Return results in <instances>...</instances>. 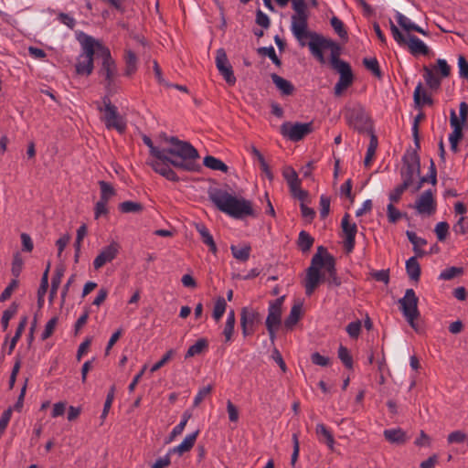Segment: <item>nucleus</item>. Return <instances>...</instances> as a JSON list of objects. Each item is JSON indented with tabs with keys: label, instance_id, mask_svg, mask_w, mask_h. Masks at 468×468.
Segmentation results:
<instances>
[{
	"label": "nucleus",
	"instance_id": "nucleus-1",
	"mask_svg": "<svg viewBox=\"0 0 468 468\" xmlns=\"http://www.w3.org/2000/svg\"><path fill=\"white\" fill-rule=\"evenodd\" d=\"M167 141L172 147L165 149L156 146L151 153L154 158L152 161L170 162L173 166L188 172L199 170L200 165L197 162L199 154L190 143L174 136Z\"/></svg>",
	"mask_w": 468,
	"mask_h": 468
},
{
	"label": "nucleus",
	"instance_id": "nucleus-2",
	"mask_svg": "<svg viewBox=\"0 0 468 468\" xmlns=\"http://www.w3.org/2000/svg\"><path fill=\"white\" fill-rule=\"evenodd\" d=\"M208 198L221 212L234 218L256 217L252 203L221 188H209Z\"/></svg>",
	"mask_w": 468,
	"mask_h": 468
},
{
	"label": "nucleus",
	"instance_id": "nucleus-3",
	"mask_svg": "<svg viewBox=\"0 0 468 468\" xmlns=\"http://www.w3.org/2000/svg\"><path fill=\"white\" fill-rule=\"evenodd\" d=\"M309 37L308 48L311 54L321 63L325 64L326 59L324 50H330V63L333 64L340 59L341 47L332 39L326 38L316 32L308 31L301 37L296 38L302 46L305 45L304 38Z\"/></svg>",
	"mask_w": 468,
	"mask_h": 468
},
{
	"label": "nucleus",
	"instance_id": "nucleus-4",
	"mask_svg": "<svg viewBox=\"0 0 468 468\" xmlns=\"http://www.w3.org/2000/svg\"><path fill=\"white\" fill-rule=\"evenodd\" d=\"M80 44V53L77 57L75 70L78 75L90 76L94 69V54L100 57V46L103 44L93 37L81 33L78 37Z\"/></svg>",
	"mask_w": 468,
	"mask_h": 468
},
{
	"label": "nucleus",
	"instance_id": "nucleus-5",
	"mask_svg": "<svg viewBox=\"0 0 468 468\" xmlns=\"http://www.w3.org/2000/svg\"><path fill=\"white\" fill-rule=\"evenodd\" d=\"M102 104L98 107V110L103 113L101 120L106 129H114L120 133H124L127 127L126 120L119 113L118 108L112 103L108 96L102 98Z\"/></svg>",
	"mask_w": 468,
	"mask_h": 468
},
{
	"label": "nucleus",
	"instance_id": "nucleus-6",
	"mask_svg": "<svg viewBox=\"0 0 468 468\" xmlns=\"http://www.w3.org/2000/svg\"><path fill=\"white\" fill-rule=\"evenodd\" d=\"M324 251L323 246L318 247L317 252L313 256L311 265L306 270V277L304 281L305 293L310 296L313 294L316 287L324 280L321 275V269L324 266Z\"/></svg>",
	"mask_w": 468,
	"mask_h": 468
},
{
	"label": "nucleus",
	"instance_id": "nucleus-7",
	"mask_svg": "<svg viewBox=\"0 0 468 468\" xmlns=\"http://www.w3.org/2000/svg\"><path fill=\"white\" fill-rule=\"evenodd\" d=\"M390 30L394 40L399 46H408L409 51L413 56L429 54L428 46L418 37L410 34H403L394 24L390 21Z\"/></svg>",
	"mask_w": 468,
	"mask_h": 468
},
{
	"label": "nucleus",
	"instance_id": "nucleus-8",
	"mask_svg": "<svg viewBox=\"0 0 468 468\" xmlns=\"http://www.w3.org/2000/svg\"><path fill=\"white\" fill-rule=\"evenodd\" d=\"M294 14L291 17V31L295 38H301L308 27V12L304 0H291Z\"/></svg>",
	"mask_w": 468,
	"mask_h": 468
},
{
	"label": "nucleus",
	"instance_id": "nucleus-9",
	"mask_svg": "<svg viewBox=\"0 0 468 468\" xmlns=\"http://www.w3.org/2000/svg\"><path fill=\"white\" fill-rule=\"evenodd\" d=\"M400 310L409 323V324L415 328V321L420 315L418 310V297L413 289H407L404 296L399 301Z\"/></svg>",
	"mask_w": 468,
	"mask_h": 468
},
{
	"label": "nucleus",
	"instance_id": "nucleus-10",
	"mask_svg": "<svg viewBox=\"0 0 468 468\" xmlns=\"http://www.w3.org/2000/svg\"><path fill=\"white\" fill-rule=\"evenodd\" d=\"M345 118L348 125L358 132H364L369 127V118L360 104L346 107Z\"/></svg>",
	"mask_w": 468,
	"mask_h": 468
},
{
	"label": "nucleus",
	"instance_id": "nucleus-11",
	"mask_svg": "<svg viewBox=\"0 0 468 468\" xmlns=\"http://www.w3.org/2000/svg\"><path fill=\"white\" fill-rule=\"evenodd\" d=\"M331 66L340 75L335 85L334 92L335 96H341L343 91L353 83L354 75L350 65L342 59L335 61Z\"/></svg>",
	"mask_w": 468,
	"mask_h": 468
},
{
	"label": "nucleus",
	"instance_id": "nucleus-12",
	"mask_svg": "<svg viewBox=\"0 0 468 468\" xmlns=\"http://www.w3.org/2000/svg\"><path fill=\"white\" fill-rule=\"evenodd\" d=\"M280 131L283 137L292 142H298L312 132V122H285L281 125Z\"/></svg>",
	"mask_w": 468,
	"mask_h": 468
},
{
	"label": "nucleus",
	"instance_id": "nucleus-13",
	"mask_svg": "<svg viewBox=\"0 0 468 468\" xmlns=\"http://www.w3.org/2000/svg\"><path fill=\"white\" fill-rule=\"evenodd\" d=\"M100 58L102 59L101 73L105 78L107 87L110 88L116 75L117 68L110 49L104 45L100 46Z\"/></svg>",
	"mask_w": 468,
	"mask_h": 468
},
{
	"label": "nucleus",
	"instance_id": "nucleus-14",
	"mask_svg": "<svg viewBox=\"0 0 468 468\" xmlns=\"http://www.w3.org/2000/svg\"><path fill=\"white\" fill-rule=\"evenodd\" d=\"M215 62L218 72L224 78L226 82L229 85H234L236 83V77L227 57L226 51L223 48H218L217 50Z\"/></svg>",
	"mask_w": 468,
	"mask_h": 468
},
{
	"label": "nucleus",
	"instance_id": "nucleus-15",
	"mask_svg": "<svg viewBox=\"0 0 468 468\" xmlns=\"http://www.w3.org/2000/svg\"><path fill=\"white\" fill-rule=\"evenodd\" d=\"M121 246L117 241H111L109 245L103 247L100 253L93 260V268L100 270L105 264L112 262L119 254Z\"/></svg>",
	"mask_w": 468,
	"mask_h": 468
},
{
	"label": "nucleus",
	"instance_id": "nucleus-16",
	"mask_svg": "<svg viewBox=\"0 0 468 468\" xmlns=\"http://www.w3.org/2000/svg\"><path fill=\"white\" fill-rule=\"evenodd\" d=\"M414 208L420 215L431 216L436 211V201L431 189L425 190L415 201Z\"/></svg>",
	"mask_w": 468,
	"mask_h": 468
},
{
	"label": "nucleus",
	"instance_id": "nucleus-17",
	"mask_svg": "<svg viewBox=\"0 0 468 468\" xmlns=\"http://www.w3.org/2000/svg\"><path fill=\"white\" fill-rule=\"evenodd\" d=\"M350 216L346 214L341 220V228L344 234V247L346 252L353 251L356 243V235L357 233V226L356 223L349 221Z\"/></svg>",
	"mask_w": 468,
	"mask_h": 468
},
{
	"label": "nucleus",
	"instance_id": "nucleus-18",
	"mask_svg": "<svg viewBox=\"0 0 468 468\" xmlns=\"http://www.w3.org/2000/svg\"><path fill=\"white\" fill-rule=\"evenodd\" d=\"M260 321L259 313L252 308L243 307L240 314V325L244 336L254 332V325Z\"/></svg>",
	"mask_w": 468,
	"mask_h": 468
},
{
	"label": "nucleus",
	"instance_id": "nucleus-19",
	"mask_svg": "<svg viewBox=\"0 0 468 468\" xmlns=\"http://www.w3.org/2000/svg\"><path fill=\"white\" fill-rule=\"evenodd\" d=\"M450 124L452 132L449 134V142L451 150L454 153L458 152V144L463 137V125H460L458 117L454 110L450 113Z\"/></svg>",
	"mask_w": 468,
	"mask_h": 468
},
{
	"label": "nucleus",
	"instance_id": "nucleus-20",
	"mask_svg": "<svg viewBox=\"0 0 468 468\" xmlns=\"http://www.w3.org/2000/svg\"><path fill=\"white\" fill-rule=\"evenodd\" d=\"M284 297L282 296L270 303L268 308V316L266 318V327H279L282 322V305Z\"/></svg>",
	"mask_w": 468,
	"mask_h": 468
},
{
	"label": "nucleus",
	"instance_id": "nucleus-21",
	"mask_svg": "<svg viewBox=\"0 0 468 468\" xmlns=\"http://www.w3.org/2000/svg\"><path fill=\"white\" fill-rule=\"evenodd\" d=\"M324 266L328 273L326 282L329 286L338 287L341 285V279L336 274L335 261L334 257L324 249Z\"/></svg>",
	"mask_w": 468,
	"mask_h": 468
},
{
	"label": "nucleus",
	"instance_id": "nucleus-22",
	"mask_svg": "<svg viewBox=\"0 0 468 468\" xmlns=\"http://www.w3.org/2000/svg\"><path fill=\"white\" fill-rule=\"evenodd\" d=\"M148 165L153 168V170L164 176L169 181L177 182L179 177L176 173L171 168L170 162H161V161H149Z\"/></svg>",
	"mask_w": 468,
	"mask_h": 468
},
{
	"label": "nucleus",
	"instance_id": "nucleus-23",
	"mask_svg": "<svg viewBox=\"0 0 468 468\" xmlns=\"http://www.w3.org/2000/svg\"><path fill=\"white\" fill-rule=\"evenodd\" d=\"M198 433L199 431H196L194 432L187 434L180 444L168 450L169 454L182 455L185 452H189L194 446L198 436Z\"/></svg>",
	"mask_w": 468,
	"mask_h": 468
},
{
	"label": "nucleus",
	"instance_id": "nucleus-24",
	"mask_svg": "<svg viewBox=\"0 0 468 468\" xmlns=\"http://www.w3.org/2000/svg\"><path fill=\"white\" fill-rule=\"evenodd\" d=\"M395 17L398 24L407 32V34H410V31H416L423 36H428L427 31H425L423 28L416 25L403 14L397 11L395 14Z\"/></svg>",
	"mask_w": 468,
	"mask_h": 468
},
{
	"label": "nucleus",
	"instance_id": "nucleus-25",
	"mask_svg": "<svg viewBox=\"0 0 468 468\" xmlns=\"http://www.w3.org/2000/svg\"><path fill=\"white\" fill-rule=\"evenodd\" d=\"M383 435L392 444H403L408 440L406 432L400 428L386 429Z\"/></svg>",
	"mask_w": 468,
	"mask_h": 468
},
{
	"label": "nucleus",
	"instance_id": "nucleus-26",
	"mask_svg": "<svg viewBox=\"0 0 468 468\" xmlns=\"http://www.w3.org/2000/svg\"><path fill=\"white\" fill-rule=\"evenodd\" d=\"M315 432L320 441L326 443L330 450H334L335 439L332 432L323 423L316 424Z\"/></svg>",
	"mask_w": 468,
	"mask_h": 468
},
{
	"label": "nucleus",
	"instance_id": "nucleus-27",
	"mask_svg": "<svg viewBox=\"0 0 468 468\" xmlns=\"http://www.w3.org/2000/svg\"><path fill=\"white\" fill-rule=\"evenodd\" d=\"M406 234L409 240L413 245V250L416 254L415 257H423L426 252L421 248L427 244L426 239L417 236L413 231H407Z\"/></svg>",
	"mask_w": 468,
	"mask_h": 468
},
{
	"label": "nucleus",
	"instance_id": "nucleus-28",
	"mask_svg": "<svg viewBox=\"0 0 468 468\" xmlns=\"http://www.w3.org/2000/svg\"><path fill=\"white\" fill-rule=\"evenodd\" d=\"M413 100L418 107H422L426 104H432V99L426 91L422 89V83L419 82L416 86L413 93Z\"/></svg>",
	"mask_w": 468,
	"mask_h": 468
},
{
	"label": "nucleus",
	"instance_id": "nucleus-29",
	"mask_svg": "<svg viewBox=\"0 0 468 468\" xmlns=\"http://www.w3.org/2000/svg\"><path fill=\"white\" fill-rule=\"evenodd\" d=\"M271 80L277 89L282 92L283 95H291L293 92V85L287 80L283 79L282 77L277 75L276 73L271 74Z\"/></svg>",
	"mask_w": 468,
	"mask_h": 468
},
{
	"label": "nucleus",
	"instance_id": "nucleus-30",
	"mask_svg": "<svg viewBox=\"0 0 468 468\" xmlns=\"http://www.w3.org/2000/svg\"><path fill=\"white\" fill-rule=\"evenodd\" d=\"M230 250L235 259L240 261H247L250 256L251 248L249 244L240 246L231 245Z\"/></svg>",
	"mask_w": 468,
	"mask_h": 468
},
{
	"label": "nucleus",
	"instance_id": "nucleus-31",
	"mask_svg": "<svg viewBox=\"0 0 468 468\" xmlns=\"http://www.w3.org/2000/svg\"><path fill=\"white\" fill-rule=\"evenodd\" d=\"M420 168L411 166H404L401 170L402 183H407V186H411L417 177L420 176Z\"/></svg>",
	"mask_w": 468,
	"mask_h": 468
},
{
	"label": "nucleus",
	"instance_id": "nucleus-32",
	"mask_svg": "<svg viewBox=\"0 0 468 468\" xmlns=\"http://www.w3.org/2000/svg\"><path fill=\"white\" fill-rule=\"evenodd\" d=\"M302 314V305L294 304L290 312L289 316L284 321V326L288 330H292L298 323Z\"/></svg>",
	"mask_w": 468,
	"mask_h": 468
},
{
	"label": "nucleus",
	"instance_id": "nucleus-33",
	"mask_svg": "<svg viewBox=\"0 0 468 468\" xmlns=\"http://www.w3.org/2000/svg\"><path fill=\"white\" fill-rule=\"evenodd\" d=\"M406 271L409 277L412 281H418L420 276V266L417 261V257H410L406 261Z\"/></svg>",
	"mask_w": 468,
	"mask_h": 468
},
{
	"label": "nucleus",
	"instance_id": "nucleus-34",
	"mask_svg": "<svg viewBox=\"0 0 468 468\" xmlns=\"http://www.w3.org/2000/svg\"><path fill=\"white\" fill-rule=\"evenodd\" d=\"M197 229L201 236L202 241L208 246L212 253L216 254L218 250L217 246L209 230L204 225H198Z\"/></svg>",
	"mask_w": 468,
	"mask_h": 468
},
{
	"label": "nucleus",
	"instance_id": "nucleus-35",
	"mask_svg": "<svg viewBox=\"0 0 468 468\" xmlns=\"http://www.w3.org/2000/svg\"><path fill=\"white\" fill-rule=\"evenodd\" d=\"M423 78L426 84L429 88L437 90L441 86V78H439L432 69L426 66L423 68Z\"/></svg>",
	"mask_w": 468,
	"mask_h": 468
},
{
	"label": "nucleus",
	"instance_id": "nucleus-36",
	"mask_svg": "<svg viewBox=\"0 0 468 468\" xmlns=\"http://www.w3.org/2000/svg\"><path fill=\"white\" fill-rule=\"evenodd\" d=\"M204 165L215 171H221L226 173L228 171V165L224 164L220 159L211 155H207L204 158Z\"/></svg>",
	"mask_w": 468,
	"mask_h": 468
},
{
	"label": "nucleus",
	"instance_id": "nucleus-37",
	"mask_svg": "<svg viewBox=\"0 0 468 468\" xmlns=\"http://www.w3.org/2000/svg\"><path fill=\"white\" fill-rule=\"evenodd\" d=\"M190 417L191 415L187 411L183 413L180 422L173 428L166 442H171L176 436L183 432Z\"/></svg>",
	"mask_w": 468,
	"mask_h": 468
},
{
	"label": "nucleus",
	"instance_id": "nucleus-38",
	"mask_svg": "<svg viewBox=\"0 0 468 468\" xmlns=\"http://www.w3.org/2000/svg\"><path fill=\"white\" fill-rule=\"evenodd\" d=\"M207 347V341L205 338L198 339L194 345L190 346L186 353V358L192 357L201 354Z\"/></svg>",
	"mask_w": 468,
	"mask_h": 468
},
{
	"label": "nucleus",
	"instance_id": "nucleus-39",
	"mask_svg": "<svg viewBox=\"0 0 468 468\" xmlns=\"http://www.w3.org/2000/svg\"><path fill=\"white\" fill-rule=\"evenodd\" d=\"M227 307V303L224 297L219 296L216 299L214 309L212 313V316L215 321L218 322L223 316Z\"/></svg>",
	"mask_w": 468,
	"mask_h": 468
},
{
	"label": "nucleus",
	"instance_id": "nucleus-40",
	"mask_svg": "<svg viewBox=\"0 0 468 468\" xmlns=\"http://www.w3.org/2000/svg\"><path fill=\"white\" fill-rule=\"evenodd\" d=\"M378 138L377 136L371 133L370 134V142H369V144L367 146V154L365 156V160H364V163H365V165H369L372 162V159L375 155V153H376V150H377V147H378Z\"/></svg>",
	"mask_w": 468,
	"mask_h": 468
},
{
	"label": "nucleus",
	"instance_id": "nucleus-41",
	"mask_svg": "<svg viewBox=\"0 0 468 468\" xmlns=\"http://www.w3.org/2000/svg\"><path fill=\"white\" fill-rule=\"evenodd\" d=\"M314 239L311 237L309 233H307L304 230H302L299 233L298 238V246L302 250V251L306 252L308 251L311 247L313 246Z\"/></svg>",
	"mask_w": 468,
	"mask_h": 468
},
{
	"label": "nucleus",
	"instance_id": "nucleus-42",
	"mask_svg": "<svg viewBox=\"0 0 468 468\" xmlns=\"http://www.w3.org/2000/svg\"><path fill=\"white\" fill-rule=\"evenodd\" d=\"M283 176L291 189L295 192L300 185L297 173L292 168H287Z\"/></svg>",
	"mask_w": 468,
	"mask_h": 468
},
{
	"label": "nucleus",
	"instance_id": "nucleus-43",
	"mask_svg": "<svg viewBox=\"0 0 468 468\" xmlns=\"http://www.w3.org/2000/svg\"><path fill=\"white\" fill-rule=\"evenodd\" d=\"M101 188L100 200L109 202L110 198L115 195V190L112 186L105 181L99 182Z\"/></svg>",
	"mask_w": 468,
	"mask_h": 468
},
{
	"label": "nucleus",
	"instance_id": "nucleus-44",
	"mask_svg": "<svg viewBox=\"0 0 468 468\" xmlns=\"http://www.w3.org/2000/svg\"><path fill=\"white\" fill-rule=\"evenodd\" d=\"M27 324V316L22 317L19 322V324L16 328L15 335L12 337V339L10 341L9 351H8L9 354L14 350L17 341L19 340L22 333L25 330Z\"/></svg>",
	"mask_w": 468,
	"mask_h": 468
},
{
	"label": "nucleus",
	"instance_id": "nucleus-45",
	"mask_svg": "<svg viewBox=\"0 0 468 468\" xmlns=\"http://www.w3.org/2000/svg\"><path fill=\"white\" fill-rule=\"evenodd\" d=\"M463 272V269L461 267H449L443 270L440 275L439 279L442 281H450L459 275H461Z\"/></svg>",
	"mask_w": 468,
	"mask_h": 468
},
{
	"label": "nucleus",
	"instance_id": "nucleus-46",
	"mask_svg": "<svg viewBox=\"0 0 468 468\" xmlns=\"http://www.w3.org/2000/svg\"><path fill=\"white\" fill-rule=\"evenodd\" d=\"M403 165L420 168V157L416 151L407 152L403 156Z\"/></svg>",
	"mask_w": 468,
	"mask_h": 468
},
{
	"label": "nucleus",
	"instance_id": "nucleus-47",
	"mask_svg": "<svg viewBox=\"0 0 468 468\" xmlns=\"http://www.w3.org/2000/svg\"><path fill=\"white\" fill-rule=\"evenodd\" d=\"M119 209L122 213H137L143 210V206L138 202L124 201L119 205Z\"/></svg>",
	"mask_w": 468,
	"mask_h": 468
},
{
	"label": "nucleus",
	"instance_id": "nucleus-48",
	"mask_svg": "<svg viewBox=\"0 0 468 468\" xmlns=\"http://www.w3.org/2000/svg\"><path fill=\"white\" fill-rule=\"evenodd\" d=\"M410 186H407V183H401L400 185L397 186L388 195L389 203L388 204H395L398 203L403 193L407 188Z\"/></svg>",
	"mask_w": 468,
	"mask_h": 468
},
{
	"label": "nucleus",
	"instance_id": "nucleus-49",
	"mask_svg": "<svg viewBox=\"0 0 468 468\" xmlns=\"http://www.w3.org/2000/svg\"><path fill=\"white\" fill-rule=\"evenodd\" d=\"M126 75H131L136 70L137 58L132 50H128L125 54Z\"/></svg>",
	"mask_w": 468,
	"mask_h": 468
},
{
	"label": "nucleus",
	"instance_id": "nucleus-50",
	"mask_svg": "<svg viewBox=\"0 0 468 468\" xmlns=\"http://www.w3.org/2000/svg\"><path fill=\"white\" fill-rule=\"evenodd\" d=\"M331 26L335 32L344 39L347 38V32L345 28L344 23L337 16H333L330 20Z\"/></svg>",
	"mask_w": 468,
	"mask_h": 468
},
{
	"label": "nucleus",
	"instance_id": "nucleus-51",
	"mask_svg": "<svg viewBox=\"0 0 468 468\" xmlns=\"http://www.w3.org/2000/svg\"><path fill=\"white\" fill-rule=\"evenodd\" d=\"M363 63L365 67L373 73L374 76L378 78L381 77L378 61L376 58H365L363 59Z\"/></svg>",
	"mask_w": 468,
	"mask_h": 468
},
{
	"label": "nucleus",
	"instance_id": "nucleus-52",
	"mask_svg": "<svg viewBox=\"0 0 468 468\" xmlns=\"http://www.w3.org/2000/svg\"><path fill=\"white\" fill-rule=\"evenodd\" d=\"M338 357L342 361V363L345 365L347 368H352L353 367V358L350 355L348 349L344 346H340L338 348Z\"/></svg>",
	"mask_w": 468,
	"mask_h": 468
},
{
	"label": "nucleus",
	"instance_id": "nucleus-53",
	"mask_svg": "<svg viewBox=\"0 0 468 468\" xmlns=\"http://www.w3.org/2000/svg\"><path fill=\"white\" fill-rule=\"evenodd\" d=\"M258 52L262 56H267L276 65H281V60L276 55V51L272 46L262 47L258 49Z\"/></svg>",
	"mask_w": 468,
	"mask_h": 468
},
{
	"label": "nucleus",
	"instance_id": "nucleus-54",
	"mask_svg": "<svg viewBox=\"0 0 468 468\" xmlns=\"http://www.w3.org/2000/svg\"><path fill=\"white\" fill-rule=\"evenodd\" d=\"M114 393H115V387L114 386H112L107 396H106V399H105V402H104V405H103V410H102V412H101V420H104L109 411H110V409L112 407V404L113 402V399H114Z\"/></svg>",
	"mask_w": 468,
	"mask_h": 468
},
{
	"label": "nucleus",
	"instance_id": "nucleus-55",
	"mask_svg": "<svg viewBox=\"0 0 468 468\" xmlns=\"http://www.w3.org/2000/svg\"><path fill=\"white\" fill-rule=\"evenodd\" d=\"M58 321V319L56 316L52 317L51 319H49L48 321V323L46 324L45 328L41 334L42 340H46L51 336V335L53 334V332L57 326Z\"/></svg>",
	"mask_w": 468,
	"mask_h": 468
},
{
	"label": "nucleus",
	"instance_id": "nucleus-56",
	"mask_svg": "<svg viewBox=\"0 0 468 468\" xmlns=\"http://www.w3.org/2000/svg\"><path fill=\"white\" fill-rule=\"evenodd\" d=\"M362 327V323L360 320H356L354 322H351L347 324L346 330L348 335L351 338H357L359 336L360 331Z\"/></svg>",
	"mask_w": 468,
	"mask_h": 468
},
{
	"label": "nucleus",
	"instance_id": "nucleus-57",
	"mask_svg": "<svg viewBox=\"0 0 468 468\" xmlns=\"http://www.w3.org/2000/svg\"><path fill=\"white\" fill-rule=\"evenodd\" d=\"M434 231L436 233L437 239L440 241H443L446 239L449 231V224L445 221H441L435 226Z\"/></svg>",
	"mask_w": 468,
	"mask_h": 468
},
{
	"label": "nucleus",
	"instance_id": "nucleus-58",
	"mask_svg": "<svg viewBox=\"0 0 468 468\" xmlns=\"http://www.w3.org/2000/svg\"><path fill=\"white\" fill-rule=\"evenodd\" d=\"M387 216L390 223H396L402 218V213L394 207V204L387 206Z\"/></svg>",
	"mask_w": 468,
	"mask_h": 468
},
{
	"label": "nucleus",
	"instance_id": "nucleus-59",
	"mask_svg": "<svg viewBox=\"0 0 468 468\" xmlns=\"http://www.w3.org/2000/svg\"><path fill=\"white\" fill-rule=\"evenodd\" d=\"M174 355L175 351L173 349L168 350L158 362L152 366V367L150 368V372L154 373L160 369L173 357Z\"/></svg>",
	"mask_w": 468,
	"mask_h": 468
},
{
	"label": "nucleus",
	"instance_id": "nucleus-60",
	"mask_svg": "<svg viewBox=\"0 0 468 468\" xmlns=\"http://www.w3.org/2000/svg\"><path fill=\"white\" fill-rule=\"evenodd\" d=\"M434 70L440 73L441 78H447L451 73V68L444 58L437 59V68Z\"/></svg>",
	"mask_w": 468,
	"mask_h": 468
},
{
	"label": "nucleus",
	"instance_id": "nucleus-61",
	"mask_svg": "<svg viewBox=\"0 0 468 468\" xmlns=\"http://www.w3.org/2000/svg\"><path fill=\"white\" fill-rule=\"evenodd\" d=\"M330 197L326 195L320 197V216L322 218H325L330 211Z\"/></svg>",
	"mask_w": 468,
	"mask_h": 468
},
{
	"label": "nucleus",
	"instance_id": "nucleus-62",
	"mask_svg": "<svg viewBox=\"0 0 468 468\" xmlns=\"http://www.w3.org/2000/svg\"><path fill=\"white\" fill-rule=\"evenodd\" d=\"M16 312V306L13 305L10 308L4 311L2 318H1V324L4 330H6L8 327V324L10 319L15 315Z\"/></svg>",
	"mask_w": 468,
	"mask_h": 468
},
{
	"label": "nucleus",
	"instance_id": "nucleus-63",
	"mask_svg": "<svg viewBox=\"0 0 468 468\" xmlns=\"http://www.w3.org/2000/svg\"><path fill=\"white\" fill-rule=\"evenodd\" d=\"M211 390L212 387L210 385L201 388L194 398V406H198L203 401V399L211 392Z\"/></svg>",
	"mask_w": 468,
	"mask_h": 468
},
{
	"label": "nucleus",
	"instance_id": "nucleus-64",
	"mask_svg": "<svg viewBox=\"0 0 468 468\" xmlns=\"http://www.w3.org/2000/svg\"><path fill=\"white\" fill-rule=\"evenodd\" d=\"M108 202L99 200L94 207V216L95 218L98 219L100 217L107 215L108 214Z\"/></svg>",
	"mask_w": 468,
	"mask_h": 468
}]
</instances>
